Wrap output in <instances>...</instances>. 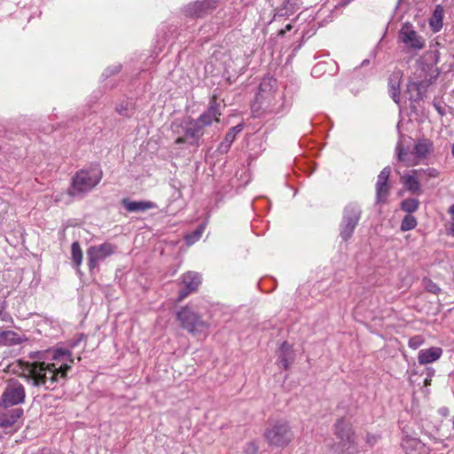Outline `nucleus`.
<instances>
[{
	"mask_svg": "<svg viewBox=\"0 0 454 454\" xmlns=\"http://www.w3.org/2000/svg\"><path fill=\"white\" fill-rule=\"evenodd\" d=\"M439 290V287H437L435 285H432V286L429 288V291L434 294H437Z\"/></svg>",
	"mask_w": 454,
	"mask_h": 454,
	"instance_id": "37",
	"label": "nucleus"
},
{
	"mask_svg": "<svg viewBox=\"0 0 454 454\" xmlns=\"http://www.w3.org/2000/svg\"><path fill=\"white\" fill-rule=\"evenodd\" d=\"M4 409V411L0 414V427L6 434L16 432L20 427V419L23 415V410L20 407Z\"/></svg>",
	"mask_w": 454,
	"mask_h": 454,
	"instance_id": "8",
	"label": "nucleus"
},
{
	"mask_svg": "<svg viewBox=\"0 0 454 454\" xmlns=\"http://www.w3.org/2000/svg\"><path fill=\"white\" fill-rule=\"evenodd\" d=\"M320 66H321V65H320V64H318V65H317L316 67H314V68L312 69V72H313V73H317V70L320 68Z\"/></svg>",
	"mask_w": 454,
	"mask_h": 454,
	"instance_id": "40",
	"label": "nucleus"
},
{
	"mask_svg": "<svg viewBox=\"0 0 454 454\" xmlns=\"http://www.w3.org/2000/svg\"><path fill=\"white\" fill-rule=\"evenodd\" d=\"M443 351L440 347H431L429 348L421 349L418 355V362L419 364H428L440 359Z\"/></svg>",
	"mask_w": 454,
	"mask_h": 454,
	"instance_id": "14",
	"label": "nucleus"
},
{
	"mask_svg": "<svg viewBox=\"0 0 454 454\" xmlns=\"http://www.w3.org/2000/svg\"><path fill=\"white\" fill-rule=\"evenodd\" d=\"M116 249L117 247L109 242H105L98 246H90L86 252L90 270L97 268L100 262L114 254Z\"/></svg>",
	"mask_w": 454,
	"mask_h": 454,
	"instance_id": "7",
	"label": "nucleus"
},
{
	"mask_svg": "<svg viewBox=\"0 0 454 454\" xmlns=\"http://www.w3.org/2000/svg\"><path fill=\"white\" fill-rule=\"evenodd\" d=\"M72 260L77 267L82 264L83 254L78 241L73 242L71 246Z\"/></svg>",
	"mask_w": 454,
	"mask_h": 454,
	"instance_id": "25",
	"label": "nucleus"
},
{
	"mask_svg": "<svg viewBox=\"0 0 454 454\" xmlns=\"http://www.w3.org/2000/svg\"><path fill=\"white\" fill-rule=\"evenodd\" d=\"M428 175L430 176L435 177V176H437V171L434 168H429Z\"/></svg>",
	"mask_w": 454,
	"mask_h": 454,
	"instance_id": "35",
	"label": "nucleus"
},
{
	"mask_svg": "<svg viewBox=\"0 0 454 454\" xmlns=\"http://www.w3.org/2000/svg\"><path fill=\"white\" fill-rule=\"evenodd\" d=\"M215 7V2L212 0H203L200 2H196L192 5V13L200 16L202 15L207 10L214 9Z\"/></svg>",
	"mask_w": 454,
	"mask_h": 454,
	"instance_id": "24",
	"label": "nucleus"
},
{
	"mask_svg": "<svg viewBox=\"0 0 454 454\" xmlns=\"http://www.w3.org/2000/svg\"><path fill=\"white\" fill-rule=\"evenodd\" d=\"M451 153H452V156L454 157V144L451 146Z\"/></svg>",
	"mask_w": 454,
	"mask_h": 454,
	"instance_id": "43",
	"label": "nucleus"
},
{
	"mask_svg": "<svg viewBox=\"0 0 454 454\" xmlns=\"http://www.w3.org/2000/svg\"><path fill=\"white\" fill-rule=\"evenodd\" d=\"M102 170L98 166H91L78 171L72 179L68 193L71 196H81L93 190L102 179Z\"/></svg>",
	"mask_w": 454,
	"mask_h": 454,
	"instance_id": "2",
	"label": "nucleus"
},
{
	"mask_svg": "<svg viewBox=\"0 0 454 454\" xmlns=\"http://www.w3.org/2000/svg\"><path fill=\"white\" fill-rule=\"evenodd\" d=\"M243 127L242 125H237L233 128H231L227 134L225 135L223 142L220 145V151L221 152H227L229 148L231 147V144L235 140L236 135L239 133L242 130Z\"/></svg>",
	"mask_w": 454,
	"mask_h": 454,
	"instance_id": "23",
	"label": "nucleus"
},
{
	"mask_svg": "<svg viewBox=\"0 0 454 454\" xmlns=\"http://www.w3.org/2000/svg\"><path fill=\"white\" fill-rule=\"evenodd\" d=\"M418 172V170H412L411 175H408L406 176H403V184L404 188L415 195H419L422 193L420 184L418 180V178L415 176V174Z\"/></svg>",
	"mask_w": 454,
	"mask_h": 454,
	"instance_id": "22",
	"label": "nucleus"
},
{
	"mask_svg": "<svg viewBox=\"0 0 454 454\" xmlns=\"http://www.w3.org/2000/svg\"><path fill=\"white\" fill-rule=\"evenodd\" d=\"M434 374V370L433 368H427V376L433 377Z\"/></svg>",
	"mask_w": 454,
	"mask_h": 454,
	"instance_id": "36",
	"label": "nucleus"
},
{
	"mask_svg": "<svg viewBox=\"0 0 454 454\" xmlns=\"http://www.w3.org/2000/svg\"><path fill=\"white\" fill-rule=\"evenodd\" d=\"M248 449H251L254 453L256 451V447L254 446V443H249Z\"/></svg>",
	"mask_w": 454,
	"mask_h": 454,
	"instance_id": "39",
	"label": "nucleus"
},
{
	"mask_svg": "<svg viewBox=\"0 0 454 454\" xmlns=\"http://www.w3.org/2000/svg\"><path fill=\"white\" fill-rule=\"evenodd\" d=\"M417 226V220L411 215H406L402 221L401 230L403 231H407L414 229Z\"/></svg>",
	"mask_w": 454,
	"mask_h": 454,
	"instance_id": "27",
	"label": "nucleus"
},
{
	"mask_svg": "<svg viewBox=\"0 0 454 454\" xmlns=\"http://www.w3.org/2000/svg\"><path fill=\"white\" fill-rule=\"evenodd\" d=\"M399 39L409 49L419 51L425 47L424 38L418 34L413 26L406 22L399 32Z\"/></svg>",
	"mask_w": 454,
	"mask_h": 454,
	"instance_id": "9",
	"label": "nucleus"
},
{
	"mask_svg": "<svg viewBox=\"0 0 454 454\" xmlns=\"http://www.w3.org/2000/svg\"><path fill=\"white\" fill-rule=\"evenodd\" d=\"M431 380H431V377H427V378H426V379H425V380H424V384H425V386H428V385H430V384H431Z\"/></svg>",
	"mask_w": 454,
	"mask_h": 454,
	"instance_id": "38",
	"label": "nucleus"
},
{
	"mask_svg": "<svg viewBox=\"0 0 454 454\" xmlns=\"http://www.w3.org/2000/svg\"><path fill=\"white\" fill-rule=\"evenodd\" d=\"M403 76L401 70H395L388 78V90L390 97L396 103L400 102V82Z\"/></svg>",
	"mask_w": 454,
	"mask_h": 454,
	"instance_id": "15",
	"label": "nucleus"
},
{
	"mask_svg": "<svg viewBox=\"0 0 454 454\" xmlns=\"http://www.w3.org/2000/svg\"><path fill=\"white\" fill-rule=\"evenodd\" d=\"M121 67V65H116L112 67H109L108 69H106V73H107L106 75L114 74L120 72Z\"/></svg>",
	"mask_w": 454,
	"mask_h": 454,
	"instance_id": "31",
	"label": "nucleus"
},
{
	"mask_svg": "<svg viewBox=\"0 0 454 454\" xmlns=\"http://www.w3.org/2000/svg\"><path fill=\"white\" fill-rule=\"evenodd\" d=\"M402 447L406 454H421L424 444L418 438L406 436L402 441Z\"/></svg>",
	"mask_w": 454,
	"mask_h": 454,
	"instance_id": "19",
	"label": "nucleus"
},
{
	"mask_svg": "<svg viewBox=\"0 0 454 454\" xmlns=\"http://www.w3.org/2000/svg\"><path fill=\"white\" fill-rule=\"evenodd\" d=\"M391 168H384L378 176L376 183V200L378 203H384L389 195L390 186L388 184Z\"/></svg>",
	"mask_w": 454,
	"mask_h": 454,
	"instance_id": "12",
	"label": "nucleus"
},
{
	"mask_svg": "<svg viewBox=\"0 0 454 454\" xmlns=\"http://www.w3.org/2000/svg\"><path fill=\"white\" fill-rule=\"evenodd\" d=\"M443 17V7L440 4H437L428 20L429 27L433 33H437L442 28Z\"/></svg>",
	"mask_w": 454,
	"mask_h": 454,
	"instance_id": "18",
	"label": "nucleus"
},
{
	"mask_svg": "<svg viewBox=\"0 0 454 454\" xmlns=\"http://www.w3.org/2000/svg\"><path fill=\"white\" fill-rule=\"evenodd\" d=\"M398 160L411 167L427 159L433 151V143L427 138L419 139L411 151L404 150L401 145L396 147Z\"/></svg>",
	"mask_w": 454,
	"mask_h": 454,
	"instance_id": "3",
	"label": "nucleus"
},
{
	"mask_svg": "<svg viewBox=\"0 0 454 454\" xmlns=\"http://www.w3.org/2000/svg\"><path fill=\"white\" fill-rule=\"evenodd\" d=\"M409 90H419V84L417 82H411L408 86Z\"/></svg>",
	"mask_w": 454,
	"mask_h": 454,
	"instance_id": "34",
	"label": "nucleus"
},
{
	"mask_svg": "<svg viewBox=\"0 0 454 454\" xmlns=\"http://www.w3.org/2000/svg\"><path fill=\"white\" fill-rule=\"evenodd\" d=\"M419 202L417 199H406L401 203L402 210L409 213H413L419 208Z\"/></svg>",
	"mask_w": 454,
	"mask_h": 454,
	"instance_id": "26",
	"label": "nucleus"
},
{
	"mask_svg": "<svg viewBox=\"0 0 454 454\" xmlns=\"http://www.w3.org/2000/svg\"><path fill=\"white\" fill-rule=\"evenodd\" d=\"M201 236V231H196L193 235H191V236H187L186 237V239H187V243H192L194 242L195 240L199 239Z\"/></svg>",
	"mask_w": 454,
	"mask_h": 454,
	"instance_id": "30",
	"label": "nucleus"
},
{
	"mask_svg": "<svg viewBox=\"0 0 454 454\" xmlns=\"http://www.w3.org/2000/svg\"><path fill=\"white\" fill-rule=\"evenodd\" d=\"M336 434L338 438L340 440L342 446L347 447V450H348V454H352L356 450V447L355 445L354 434L351 432V428L348 424H347L343 419H340L337 421L336 425Z\"/></svg>",
	"mask_w": 454,
	"mask_h": 454,
	"instance_id": "11",
	"label": "nucleus"
},
{
	"mask_svg": "<svg viewBox=\"0 0 454 454\" xmlns=\"http://www.w3.org/2000/svg\"><path fill=\"white\" fill-rule=\"evenodd\" d=\"M292 29V25L291 24H287L285 27V29H282L280 32H279V35H283L285 33H286L287 31H290Z\"/></svg>",
	"mask_w": 454,
	"mask_h": 454,
	"instance_id": "33",
	"label": "nucleus"
},
{
	"mask_svg": "<svg viewBox=\"0 0 454 454\" xmlns=\"http://www.w3.org/2000/svg\"><path fill=\"white\" fill-rule=\"evenodd\" d=\"M78 341H79V340H77V341L74 342L71 346H72V347H74L75 345H77V344H78Z\"/></svg>",
	"mask_w": 454,
	"mask_h": 454,
	"instance_id": "44",
	"label": "nucleus"
},
{
	"mask_svg": "<svg viewBox=\"0 0 454 454\" xmlns=\"http://www.w3.org/2000/svg\"><path fill=\"white\" fill-rule=\"evenodd\" d=\"M450 212L452 214V216L454 218V205H452L450 208Z\"/></svg>",
	"mask_w": 454,
	"mask_h": 454,
	"instance_id": "42",
	"label": "nucleus"
},
{
	"mask_svg": "<svg viewBox=\"0 0 454 454\" xmlns=\"http://www.w3.org/2000/svg\"><path fill=\"white\" fill-rule=\"evenodd\" d=\"M264 437L270 445L284 448L293 441L294 434L286 421L277 420L266 428Z\"/></svg>",
	"mask_w": 454,
	"mask_h": 454,
	"instance_id": "4",
	"label": "nucleus"
},
{
	"mask_svg": "<svg viewBox=\"0 0 454 454\" xmlns=\"http://www.w3.org/2000/svg\"><path fill=\"white\" fill-rule=\"evenodd\" d=\"M53 362L35 361L27 363L24 372L33 386L53 390L62 385L73 363L72 354L65 348H58L52 355Z\"/></svg>",
	"mask_w": 454,
	"mask_h": 454,
	"instance_id": "1",
	"label": "nucleus"
},
{
	"mask_svg": "<svg viewBox=\"0 0 454 454\" xmlns=\"http://www.w3.org/2000/svg\"><path fill=\"white\" fill-rule=\"evenodd\" d=\"M200 138L199 137L197 133H195V129L190 121L188 123H186V125L184 127V136L177 137L176 139L175 143L177 145L183 144V143H187L189 145L198 146L200 145Z\"/></svg>",
	"mask_w": 454,
	"mask_h": 454,
	"instance_id": "17",
	"label": "nucleus"
},
{
	"mask_svg": "<svg viewBox=\"0 0 454 454\" xmlns=\"http://www.w3.org/2000/svg\"><path fill=\"white\" fill-rule=\"evenodd\" d=\"M294 355L293 348L287 342H283L279 348L278 363L285 369L287 370L294 363Z\"/></svg>",
	"mask_w": 454,
	"mask_h": 454,
	"instance_id": "16",
	"label": "nucleus"
},
{
	"mask_svg": "<svg viewBox=\"0 0 454 454\" xmlns=\"http://www.w3.org/2000/svg\"><path fill=\"white\" fill-rule=\"evenodd\" d=\"M25 340L24 336L11 330H0V346H12L21 343Z\"/></svg>",
	"mask_w": 454,
	"mask_h": 454,
	"instance_id": "20",
	"label": "nucleus"
},
{
	"mask_svg": "<svg viewBox=\"0 0 454 454\" xmlns=\"http://www.w3.org/2000/svg\"><path fill=\"white\" fill-rule=\"evenodd\" d=\"M436 110L441 114H443L442 111V108L441 106H437V105H434Z\"/></svg>",
	"mask_w": 454,
	"mask_h": 454,
	"instance_id": "41",
	"label": "nucleus"
},
{
	"mask_svg": "<svg viewBox=\"0 0 454 454\" xmlns=\"http://www.w3.org/2000/svg\"><path fill=\"white\" fill-rule=\"evenodd\" d=\"M366 442L371 446L374 445L377 442V437L374 435L368 434L366 437Z\"/></svg>",
	"mask_w": 454,
	"mask_h": 454,
	"instance_id": "32",
	"label": "nucleus"
},
{
	"mask_svg": "<svg viewBox=\"0 0 454 454\" xmlns=\"http://www.w3.org/2000/svg\"><path fill=\"white\" fill-rule=\"evenodd\" d=\"M220 104L217 102L216 96H213L209 102L207 110L203 113L198 120L206 127L211 125L214 121L220 122Z\"/></svg>",
	"mask_w": 454,
	"mask_h": 454,
	"instance_id": "13",
	"label": "nucleus"
},
{
	"mask_svg": "<svg viewBox=\"0 0 454 454\" xmlns=\"http://www.w3.org/2000/svg\"><path fill=\"white\" fill-rule=\"evenodd\" d=\"M182 284L184 287L179 291L177 302L182 301L190 294L197 291L201 284V277L198 272L188 271L182 276Z\"/></svg>",
	"mask_w": 454,
	"mask_h": 454,
	"instance_id": "10",
	"label": "nucleus"
},
{
	"mask_svg": "<svg viewBox=\"0 0 454 454\" xmlns=\"http://www.w3.org/2000/svg\"><path fill=\"white\" fill-rule=\"evenodd\" d=\"M191 123L195 129V133H197V135L200 138L204 134V129L206 128V126L203 125L198 119L192 120Z\"/></svg>",
	"mask_w": 454,
	"mask_h": 454,
	"instance_id": "29",
	"label": "nucleus"
},
{
	"mask_svg": "<svg viewBox=\"0 0 454 454\" xmlns=\"http://www.w3.org/2000/svg\"><path fill=\"white\" fill-rule=\"evenodd\" d=\"M423 342H424V339L421 336L417 335V336L411 337L409 340L408 345L411 348L417 349L423 344Z\"/></svg>",
	"mask_w": 454,
	"mask_h": 454,
	"instance_id": "28",
	"label": "nucleus"
},
{
	"mask_svg": "<svg viewBox=\"0 0 454 454\" xmlns=\"http://www.w3.org/2000/svg\"><path fill=\"white\" fill-rule=\"evenodd\" d=\"M121 203L129 212L145 211L155 207V204L152 201H133L129 199H123Z\"/></svg>",
	"mask_w": 454,
	"mask_h": 454,
	"instance_id": "21",
	"label": "nucleus"
},
{
	"mask_svg": "<svg viewBox=\"0 0 454 454\" xmlns=\"http://www.w3.org/2000/svg\"><path fill=\"white\" fill-rule=\"evenodd\" d=\"M176 317L182 327L192 333H203L208 328V324L189 305L181 308Z\"/></svg>",
	"mask_w": 454,
	"mask_h": 454,
	"instance_id": "5",
	"label": "nucleus"
},
{
	"mask_svg": "<svg viewBox=\"0 0 454 454\" xmlns=\"http://www.w3.org/2000/svg\"><path fill=\"white\" fill-rule=\"evenodd\" d=\"M361 215V209L356 204L348 205L343 212V218L340 227V235L343 240L351 238Z\"/></svg>",
	"mask_w": 454,
	"mask_h": 454,
	"instance_id": "6",
	"label": "nucleus"
}]
</instances>
